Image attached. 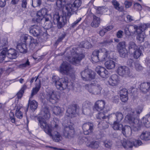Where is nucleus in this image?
<instances>
[{
	"mask_svg": "<svg viewBox=\"0 0 150 150\" xmlns=\"http://www.w3.org/2000/svg\"><path fill=\"white\" fill-rule=\"evenodd\" d=\"M81 4L80 0H75L73 4H68L64 6L63 16H60L58 14L54 15L53 22L54 23H57L58 28H61L66 24L67 19L78 10Z\"/></svg>",
	"mask_w": 150,
	"mask_h": 150,
	"instance_id": "1",
	"label": "nucleus"
},
{
	"mask_svg": "<svg viewBox=\"0 0 150 150\" xmlns=\"http://www.w3.org/2000/svg\"><path fill=\"white\" fill-rule=\"evenodd\" d=\"M40 126L41 128L44 129V131L50 136L52 137L53 140L56 142H58L62 139L60 134L57 131L59 128L58 124L59 120L57 119H54V124H55L54 127L48 125L45 121L41 118H39Z\"/></svg>",
	"mask_w": 150,
	"mask_h": 150,
	"instance_id": "2",
	"label": "nucleus"
},
{
	"mask_svg": "<svg viewBox=\"0 0 150 150\" xmlns=\"http://www.w3.org/2000/svg\"><path fill=\"white\" fill-rule=\"evenodd\" d=\"M129 111L126 116L125 120L126 122L132 124V125L135 127V122L137 121L136 118L138 115L142 112V108L141 107H138L135 110L132 109H129Z\"/></svg>",
	"mask_w": 150,
	"mask_h": 150,
	"instance_id": "3",
	"label": "nucleus"
},
{
	"mask_svg": "<svg viewBox=\"0 0 150 150\" xmlns=\"http://www.w3.org/2000/svg\"><path fill=\"white\" fill-rule=\"evenodd\" d=\"M53 83L55 85L56 88L60 91L66 89L68 85V80L67 78L59 79L57 76H55L52 77Z\"/></svg>",
	"mask_w": 150,
	"mask_h": 150,
	"instance_id": "4",
	"label": "nucleus"
},
{
	"mask_svg": "<svg viewBox=\"0 0 150 150\" xmlns=\"http://www.w3.org/2000/svg\"><path fill=\"white\" fill-rule=\"evenodd\" d=\"M85 88L91 93L94 95L100 94L102 88L97 82L93 81L91 83L86 84Z\"/></svg>",
	"mask_w": 150,
	"mask_h": 150,
	"instance_id": "5",
	"label": "nucleus"
},
{
	"mask_svg": "<svg viewBox=\"0 0 150 150\" xmlns=\"http://www.w3.org/2000/svg\"><path fill=\"white\" fill-rule=\"evenodd\" d=\"M70 54L72 57L71 59L69 60L71 63L74 65H78L80 64L81 60L84 57L83 55L79 54L77 52V50L76 48H72L70 50Z\"/></svg>",
	"mask_w": 150,
	"mask_h": 150,
	"instance_id": "6",
	"label": "nucleus"
},
{
	"mask_svg": "<svg viewBox=\"0 0 150 150\" xmlns=\"http://www.w3.org/2000/svg\"><path fill=\"white\" fill-rule=\"evenodd\" d=\"M75 130L73 126L69 125H65L62 131L63 136L65 137L71 139L74 136Z\"/></svg>",
	"mask_w": 150,
	"mask_h": 150,
	"instance_id": "7",
	"label": "nucleus"
},
{
	"mask_svg": "<svg viewBox=\"0 0 150 150\" xmlns=\"http://www.w3.org/2000/svg\"><path fill=\"white\" fill-rule=\"evenodd\" d=\"M59 71L62 74L68 75L73 71V68L69 63L63 62L60 65Z\"/></svg>",
	"mask_w": 150,
	"mask_h": 150,
	"instance_id": "8",
	"label": "nucleus"
},
{
	"mask_svg": "<svg viewBox=\"0 0 150 150\" xmlns=\"http://www.w3.org/2000/svg\"><path fill=\"white\" fill-rule=\"evenodd\" d=\"M29 30V33L31 35L38 38L41 37L44 35V33L41 30L40 27L37 25H34L31 26Z\"/></svg>",
	"mask_w": 150,
	"mask_h": 150,
	"instance_id": "9",
	"label": "nucleus"
},
{
	"mask_svg": "<svg viewBox=\"0 0 150 150\" xmlns=\"http://www.w3.org/2000/svg\"><path fill=\"white\" fill-rule=\"evenodd\" d=\"M118 74L120 76L125 77H131L132 74L129 68L126 66H120L117 69Z\"/></svg>",
	"mask_w": 150,
	"mask_h": 150,
	"instance_id": "10",
	"label": "nucleus"
},
{
	"mask_svg": "<svg viewBox=\"0 0 150 150\" xmlns=\"http://www.w3.org/2000/svg\"><path fill=\"white\" fill-rule=\"evenodd\" d=\"M99 51L100 61H104L109 58H111L110 55L113 53V52L110 51L104 48L100 49Z\"/></svg>",
	"mask_w": 150,
	"mask_h": 150,
	"instance_id": "11",
	"label": "nucleus"
},
{
	"mask_svg": "<svg viewBox=\"0 0 150 150\" xmlns=\"http://www.w3.org/2000/svg\"><path fill=\"white\" fill-rule=\"evenodd\" d=\"M81 74L83 80L84 81L93 79L95 77L94 72L89 69H86L82 71Z\"/></svg>",
	"mask_w": 150,
	"mask_h": 150,
	"instance_id": "12",
	"label": "nucleus"
},
{
	"mask_svg": "<svg viewBox=\"0 0 150 150\" xmlns=\"http://www.w3.org/2000/svg\"><path fill=\"white\" fill-rule=\"evenodd\" d=\"M93 123L88 122L84 123L82 126L83 133L86 135L91 134L93 130Z\"/></svg>",
	"mask_w": 150,
	"mask_h": 150,
	"instance_id": "13",
	"label": "nucleus"
},
{
	"mask_svg": "<svg viewBox=\"0 0 150 150\" xmlns=\"http://www.w3.org/2000/svg\"><path fill=\"white\" fill-rule=\"evenodd\" d=\"M48 11L45 8H43L37 12L36 16L34 19L36 22H40L44 17L48 15L47 14Z\"/></svg>",
	"mask_w": 150,
	"mask_h": 150,
	"instance_id": "14",
	"label": "nucleus"
},
{
	"mask_svg": "<svg viewBox=\"0 0 150 150\" xmlns=\"http://www.w3.org/2000/svg\"><path fill=\"white\" fill-rule=\"evenodd\" d=\"M40 114L41 116L38 118L40 125V122L39 119L40 118H42L43 120L45 121L47 123L45 120L44 119L47 120L50 117V112L48 108L47 107H45L42 108L41 109Z\"/></svg>",
	"mask_w": 150,
	"mask_h": 150,
	"instance_id": "15",
	"label": "nucleus"
},
{
	"mask_svg": "<svg viewBox=\"0 0 150 150\" xmlns=\"http://www.w3.org/2000/svg\"><path fill=\"white\" fill-rule=\"evenodd\" d=\"M108 118L111 120L120 122L123 118V115L122 112H117L109 115Z\"/></svg>",
	"mask_w": 150,
	"mask_h": 150,
	"instance_id": "16",
	"label": "nucleus"
},
{
	"mask_svg": "<svg viewBox=\"0 0 150 150\" xmlns=\"http://www.w3.org/2000/svg\"><path fill=\"white\" fill-rule=\"evenodd\" d=\"M77 109L76 105L69 106L67 110L66 115L71 117H74Z\"/></svg>",
	"mask_w": 150,
	"mask_h": 150,
	"instance_id": "17",
	"label": "nucleus"
},
{
	"mask_svg": "<svg viewBox=\"0 0 150 150\" xmlns=\"http://www.w3.org/2000/svg\"><path fill=\"white\" fill-rule=\"evenodd\" d=\"M46 98L52 104L56 103L58 100V97L53 91H50L47 94Z\"/></svg>",
	"mask_w": 150,
	"mask_h": 150,
	"instance_id": "18",
	"label": "nucleus"
},
{
	"mask_svg": "<svg viewBox=\"0 0 150 150\" xmlns=\"http://www.w3.org/2000/svg\"><path fill=\"white\" fill-rule=\"evenodd\" d=\"M119 82L118 76L115 74L112 75L108 81V83L109 85L113 86H117Z\"/></svg>",
	"mask_w": 150,
	"mask_h": 150,
	"instance_id": "19",
	"label": "nucleus"
},
{
	"mask_svg": "<svg viewBox=\"0 0 150 150\" xmlns=\"http://www.w3.org/2000/svg\"><path fill=\"white\" fill-rule=\"evenodd\" d=\"M96 71L98 74L103 78L106 77L108 74V71L104 68L100 66H98L96 68Z\"/></svg>",
	"mask_w": 150,
	"mask_h": 150,
	"instance_id": "20",
	"label": "nucleus"
},
{
	"mask_svg": "<svg viewBox=\"0 0 150 150\" xmlns=\"http://www.w3.org/2000/svg\"><path fill=\"white\" fill-rule=\"evenodd\" d=\"M52 17L50 15L45 16L42 20L44 21L45 27L47 29H49L52 26V23L51 21Z\"/></svg>",
	"mask_w": 150,
	"mask_h": 150,
	"instance_id": "21",
	"label": "nucleus"
},
{
	"mask_svg": "<svg viewBox=\"0 0 150 150\" xmlns=\"http://www.w3.org/2000/svg\"><path fill=\"white\" fill-rule=\"evenodd\" d=\"M35 81V82H37L36 83V86L35 88H33L32 90L30 99L32 98L34 95L37 94L41 87L40 81V80H38V77L36 78Z\"/></svg>",
	"mask_w": 150,
	"mask_h": 150,
	"instance_id": "22",
	"label": "nucleus"
},
{
	"mask_svg": "<svg viewBox=\"0 0 150 150\" xmlns=\"http://www.w3.org/2000/svg\"><path fill=\"white\" fill-rule=\"evenodd\" d=\"M105 105V102L103 100H98L95 103L94 108L98 111H99L102 110L104 108Z\"/></svg>",
	"mask_w": 150,
	"mask_h": 150,
	"instance_id": "23",
	"label": "nucleus"
},
{
	"mask_svg": "<svg viewBox=\"0 0 150 150\" xmlns=\"http://www.w3.org/2000/svg\"><path fill=\"white\" fill-rule=\"evenodd\" d=\"M99 50H95L93 52L91 55V59L93 63H97L98 64L100 63V62H99V61H100V58L99 56Z\"/></svg>",
	"mask_w": 150,
	"mask_h": 150,
	"instance_id": "24",
	"label": "nucleus"
},
{
	"mask_svg": "<svg viewBox=\"0 0 150 150\" xmlns=\"http://www.w3.org/2000/svg\"><path fill=\"white\" fill-rule=\"evenodd\" d=\"M140 89L144 93H146L149 92L150 90V83L149 82H144L140 85Z\"/></svg>",
	"mask_w": 150,
	"mask_h": 150,
	"instance_id": "25",
	"label": "nucleus"
},
{
	"mask_svg": "<svg viewBox=\"0 0 150 150\" xmlns=\"http://www.w3.org/2000/svg\"><path fill=\"white\" fill-rule=\"evenodd\" d=\"M122 132L126 137H129L132 134L131 127L128 125H125L122 129Z\"/></svg>",
	"mask_w": 150,
	"mask_h": 150,
	"instance_id": "26",
	"label": "nucleus"
},
{
	"mask_svg": "<svg viewBox=\"0 0 150 150\" xmlns=\"http://www.w3.org/2000/svg\"><path fill=\"white\" fill-rule=\"evenodd\" d=\"M8 57L10 59H16L17 57V52L13 49H10L7 51Z\"/></svg>",
	"mask_w": 150,
	"mask_h": 150,
	"instance_id": "27",
	"label": "nucleus"
},
{
	"mask_svg": "<svg viewBox=\"0 0 150 150\" xmlns=\"http://www.w3.org/2000/svg\"><path fill=\"white\" fill-rule=\"evenodd\" d=\"M142 123L146 127H150V115H147L144 117L142 120Z\"/></svg>",
	"mask_w": 150,
	"mask_h": 150,
	"instance_id": "28",
	"label": "nucleus"
},
{
	"mask_svg": "<svg viewBox=\"0 0 150 150\" xmlns=\"http://www.w3.org/2000/svg\"><path fill=\"white\" fill-rule=\"evenodd\" d=\"M140 138L142 140L147 141L150 140V132L148 131H143L141 134Z\"/></svg>",
	"mask_w": 150,
	"mask_h": 150,
	"instance_id": "29",
	"label": "nucleus"
},
{
	"mask_svg": "<svg viewBox=\"0 0 150 150\" xmlns=\"http://www.w3.org/2000/svg\"><path fill=\"white\" fill-rule=\"evenodd\" d=\"M121 142L123 147L125 149H128L132 147V142L124 139L122 140Z\"/></svg>",
	"mask_w": 150,
	"mask_h": 150,
	"instance_id": "30",
	"label": "nucleus"
},
{
	"mask_svg": "<svg viewBox=\"0 0 150 150\" xmlns=\"http://www.w3.org/2000/svg\"><path fill=\"white\" fill-rule=\"evenodd\" d=\"M17 49L21 53H25L27 51L26 45L25 43H21L17 45Z\"/></svg>",
	"mask_w": 150,
	"mask_h": 150,
	"instance_id": "31",
	"label": "nucleus"
},
{
	"mask_svg": "<svg viewBox=\"0 0 150 150\" xmlns=\"http://www.w3.org/2000/svg\"><path fill=\"white\" fill-rule=\"evenodd\" d=\"M139 47L137 46L134 42H130L128 44L129 52L130 53L132 54L133 52Z\"/></svg>",
	"mask_w": 150,
	"mask_h": 150,
	"instance_id": "32",
	"label": "nucleus"
},
{
	"mask_svg": "<svg viewBox=\"0 0 150 150\" xmlns=\"http://www.w3.org/2000/svg\"><path fill=\"white\" fill-rule=\"evenodd\" d=\"M112 4L114 8L116 10L120 12L124 11V7L122 6H120L119 3L116 0H113L112 1Z\"/></svg>",
	"mask_w": 150,
	"mask_h": 150,
	"instance_id": "33",
	"label": "nucleus"
},
{
	"mask_svg": "<svg viewBox=\"0 0 150 150\" xmlns=\"http://www.w3.org/2000/svg\"><path fill=\"white\" fill-rule=\"evenodd\" d=\"M93 21L91 24V25L93 27H97L99 26L100 23V18L95 15H93Z\"/></svg>",
	"mask_w": 150,
	"mask_h": 150,
	"instance_id": "34",
	"label": "nucleus"
},
{
	"mask_svg": "<svg viewBox=\"0 0 150 150\" xmlns=\"http://www.w3.org/2000/svg\"><path fill=\"white\" fill-rule=\"evenodd\" d=\"M105 65L107 69H111L115 67V63L113 60L110 59L105 63Z\"/></svg>",
	"mask_w": 150,
	"mask_h": 150,
	"instance_id": "35",
	"label": "nucleus"
},
{
	"mask_svg": "<svg viewBox=\"0 0 150 150\" xmlns=\"http://www.w3.org/2000/svg\"><path fill=\"white\" fill-rule=\"evenodd\" d=\"M53 113L56 115L61 114L64 111L63 108L58 106H54L52 108Z\"/></svg>",
	"mask_w": 150,
	"mask_h": 150,
	"instance_id": "36",
	"label": "nucleus"
},
{
	"mask_svg": "<svg viewBox=\"0 0 150 150\" xmlns=\"http://www.w3.org/2000/svg\"><path fill=\"white\" fill-rule=\"evenodd\" d=\"M142 47H139L133 52L134 57L135 59L138 58L142 54Z\"/></svg>",
	"mask_w": 150,
	"mask_h": 150,
	"instance_id": "37",
	"label": "nucleus"
},
{
	"mask_svg": "<svg viewBox=\"0 0 150 150\" xmlns=\"http://www.w3.org/2000/svg\"><path fill=\"white\" fill-rule=\"evenodd\" d=\"M29 105H30V108L33 111L36 110L38 106V103L35 100L30 101V99L29 100Z\"/></svg>",
	"mask_w": 150,
	"mask_h": 150,
	"instance_id": "38",
	"label": "nucleus"
},
{
	"mask_svg": "<svg viewBox=\"0 0 150 150\" xmlns=\"http://www.w3.org/2000/svg\"><path fill=\"white\" fill-rule=\"evenodd\" d=\"M22 106L20 105H18L17 106V108L15 113V116L18 118L21 119L23 117V115L22 112L20 110Z\"/></svg>",
	"mask_w": 150,
	"mask_h": 150,
	"instance_id": "39",
	"label": "nucleus"
},
{
	"mask_svg": "<svg viewBox=\"0 0 150 150\" xmlns=\"http://www.w3.org/2000/svg\"><path fill=\"white\" fill-rule=\"evenodd\" d=\"M114 121V122L113 127L114 129L116 130H122V128H123L122 127L123 125L119 123V122L116 121Z\"/></svg>",
	"mask_w": 150,
	"mask_h": 150,
	"instance_id": "40",
	"label": "nucleus"
},
{
	"mask_svg": "<svg viewBox=\"0 0 150 150\" xmlns=\"http://www.w3.org/2000/svg\"><path fill=\"white\" fill-rule=\"evenodd\" d=\"M129 31L131 33H135L137 32V31L138 29V26L136 25H132L129 26L128 27Z\"/></svg>",
	"mask_w": 150,
	"mask_h": 150,
	"instance_id": "41",
	"label": "nucleus"
},
{
	"mask_svg": "<svg viewBox=\"0 0 150 150\" xmlns=\"http://www.w3.org/2000/svg\"><path fill=\"white\" fill-rule=\"evenodd\" d=\"M87 146L92 148L97 149L99 146V143L96 141H93L91 142L90 144H87Z\"/></svg>",
	"mask_w": 150,
	"mask_h": 150,
	"instance_id": "42",
	"label": "nucleus"
},
{
	"mask_svg": "<svg viewBox=\"0 0 150 150\" xmlns=\"http://www.w3.org/2000/svg\"><path fill=\"white\" fill-rule=\"evenodd\" d=\"M120 56L123 58L127 56L128 55V51L126 49H122L118 50Z\"/></svg>",
	"mask_w": 150,
	"mask_h": 150,
	"instance_id": "43",
	"label": "nucleus"
},
{
	"mask_svg": "<svg viewBox=\"0 0 150 150\" xmlns=\"http://www.w3.org/2000/svg\"><path fill=\"white\" fill-rule=\"evenodd\" d=\"M98 126L100 128H102L103 129H105L108 128L109 126L108 123L105 121L103 120L98 124Z\"/></svg>",
	"mask_w": 150,
	"mask_h": 150,
	"instance_id": "44",
	"label": "nucleus"
},
{
	"mask_svg": "<svg viewBox=\"0 0 150 150\" xmlns=\"http://www.w3.org/2000/svg\"><path fill=\"white\" fill-rule=\"evenodd\" d=\"M136 33L137 35V39L140 42H143L144 38V33L140 31L137 32Z\"/></svg>",
	"mask_w": 150,
	"mask_h": 150,
	"instance_id": "45",
	"label": "nucleus"
},
{
	"mask_svg": "<svg viewBox=\"0 0 150 150\" xmlns=\"http://www.w3.org/2000/svg\"><path fill=\"white\" fill-rule=\"evenodd\" d=\"M149 26V24H141L140 26H138V29L137 31V32L140 31L143 32L146 28H147Z\"/></svg>",
	"mask_w": 150,
	"mask_h": 150,
	"instance_id": "46",
	"label": "nucleus"
},
{
	"mask_svg": "<svg viewBox=\"0 0 150 150\" xmlns=\"http://www.w3.org/2000/svg\"><path fill=\"white\" fill-rule=\"evenodd\" d=\"M7 53V49H4L1 52L0 54V63L2 62L6 57Z\"/></svg>",
	"mask_w": 150,
	"mask_h": 150,
	"instance_id": "47",
	"label": "nucleus"
},
{
	"mask_svg": "<svg viewBox=\"0 0 150 150\" xmlns=\"http://www.w3.org/2000/svg\"><path fill=\"white\" fill-rule=\"evenodd\" d=\"M91 45L90 43L86 41L81 42L80 44L81 47L85 48H89L91 47Z\"/></svg>",
	"mask_w": 150,
	"mask_h": 150,
	"instance_id": "48",
	"label": "nucleus"
},
{
	"mask_svg": "<svg viewBox=\"0 0 150 150\" xmlns=\"http://www.w3.org/2000/svg\"><path fill=\"white\" fill-rule=\"evenodd\" d=\"M107 11V8L104 7H99L96 10V13L98 14H102Z\"/></svg>",
	"mask_w": 150,
	"mask_h": 150,
	"instance_id": "49",
	"label": "nucleus"
},
{
	"mask_svg": "<svg viewBox=\"0 0 150 150\" xmlns=\"http://www.w3.org/2000/svg\"><path fill=\"white\" fill-rule=\"evenodd\" d=\"M103 145L106 148H110L112 146V143L111 140L106 139L103 141Z\"/></svg>",
	"mask_w": 150,
	"mask_h": 150,
	"instance_id": "50",
	"label": "nucleus"
},
{
	"mask_svg": "<svg viewBox=\"0 0 150 150\" xmlns=\"http://www.w3.org/2000/svg\"><path fill=\"white\" fill-rule=\"evenodd\" d=\"M112 42V39H108L103 40L102 42H100V44L103 46H106L110 45Z\"/></svg>",
	"mask_w": 150,
	"mask_h": 150,
	"instance_id": "51",
	"label": "nucleus"
},
{
	"mask_svg": "<svg viewBox=\"0 0 150 150\" xmlns=\"http://www.w3.org/2000/svg\"><path fill=\"white\" fill-rule=\"evenodd\" d=\"M32 5L34 7L40 6L42 4L41 0H32Z\"/></svg>",
	"mask_w": 150,
	"mask_h": 150,
	"instance_id": "52",
	"label": "nucleus"
},
{
	"mask_svg": "<svg viewBox=\"0 0 150 150\" xmlns=\"http://www.w3.org/2000/svg\"><path fill=\"white\" fill-rule=\"evenodd\" d=\"M132 142V147L134 146L135 147H137L142 144V141L140 140H134Z\"/></svg>",
	"mask_w": 150,
	"mask_h": 150,
	"instance_id": "53",
	"label": "nucleus"
},
{
	"mask_svg": "<svg viewBox=\"0 0 150 150\" xmlns=\"http://www.w3.org/2000/svg\"><path fill=\"white\" fill-rule=\"evenodd\" d=\"M126 43L124 41L119 42L117 45V48L118 50L122 49H126Z\"/></svg>",
	"mask_w": 150,
	"mask_h": 150,
	"instance_id": "54",
	"label": "nucleus"
},
{
	"mask_svg": "<svg viewBox=\"0 0 150 150\" xmlns=\"http://www.w3.org/2000/svg\"><path fill=\"white\" fill-rule=\"evenodd\" d=\"M92 106L91 103L88 101H86L83 104L82 108H91Z\"/></svg>",
	"mask_w": 150,
	"mask_h": 150,
	"instance_id": "55",
	"label": "nucleus"
},
{
	"mask_svg": "<svg viewBox=\"0 0 150 150\" xmlns=\"http://www.w3.org/2000/svg\"><path fill=\"white\" fill-rule=\"evenodd\" d=\"M30 65V62L28 59H27L26 62L24 63L21 64L19 65V67L20 68H25Z\"/></svg>",
	"mask_w": 150,
	"mask_h": 150,
	"instance_id": "56",
	"label": "nucleus"
},
{
	"mask_svg": "<svg viewBox=\"0 0 150 150\" xmlns=\"http://www.w3.org/2000/svg\"><path fill=\"white\" fill-rule=\"evenodd\" d=\"M96 117L98 119H104L105 118V115L102 112H100L96 115Z\"/></svg>",
	"mask_w": 150,
	"mask_h": 150,
	"instance_id": "57",
	"label": "nucleus"
},
{
	"mask_svg": "<svg viewBox=\"0 0 150 150\" xmlns=\"http://www.w3.org/2000/svg\"><path fill=\"white\" fill-rule=\"evenodd\" d=\"M91 109L86 108H82V112L85 115H88L91 112Z\"/></svg>",
	"mask_w": 150,
	"mask_h": 150,
	"instance_id": "58",
	"label": "nucleus"
},
{
	"mask_svg": "<svg viewBox=\"0 0 150 150\" xmlns=\"http://www.w3.org/2000/svg\"><path fill=\"white\" fill-rule=\"evenodd\" d=\"M120 95H127L128 91L125 88H123L120 90Z\"/></svg>",
	"mask_w": 150,
	"mask_h": 150,
	"instance_id": "59",
	"label": "nucleus"
},
{
	"mask_svg": "<svg viewBox=\"0 0 150 150\" xmlns=\"http://www.w3.org/2000/svg\"><path fill=\"white\" fill-rule=\"evenodd\" d=\"M123 31L121 30H119L116 33V36L118 38H121L123 36Z\"/></svg>",
	"mask_w": 150,
	"mask_h": 150,
	"instance_id": "60",
	"label": "nucleus"
},
{
	"mask_svg": "<svg viewBox=\"0 0 150 150\" xmlns=\"http://www.w3.org/2000/svg\"><path fill=\"white\" fill-rule=\"evenodd\" d=\"M120 98L121 101L124 102H126L128 99L127 95H120Z\"/></svg>",
	"mask_w": 150,
	"mask_h": 150,
	"instance_id": "61",
	"label": "nucleus"
},
{
	"mask_svg": "<svg viewBox=\"0 0 150 150\" xmlns=\"http://www.w3.org/2000/svg\"><path fill=\"white\" fill-rule=\"evenodd\" d=\"M9 115L11 122L13 123H15V118L14 117V115L13 112H10L9 114Z\"/></svg>",
	"mask_w": 150,
	"mask_h": 150,
	"instance_id": "62",
	"label": "nucleus"
},
{
	"mask_svg": "<svg viewBox=\"0 0 150 150\" xmlns=\"http://www.w3.org/2000/svg\"><path fill=\"white\" fill-rule=\"evenodd\" d=\"M134 8L139 10H141L142 9L141 5L139 3H135L134 4Z\"/></svg>",
	"mask_w": 150,
	"mask_h": 150,
	"instance_id": "63",
	"label": "nucleus"
},
{
	"mask_svg": "<svg viewBox=\"0 0 150 150\" xmlns=\"http://www.w3.org/2000/svg\"><path fill=\"white\" fill-rule=\"evenodd\" d=\"M135 68L137 71H139L142 69L143 68L137 62L135 63Z\"/></svg>",
	"mask_w": 150,
	"mask_h": 150,
	"instance_id": "64",
	"label": "nucleus"
}]
</instances>
